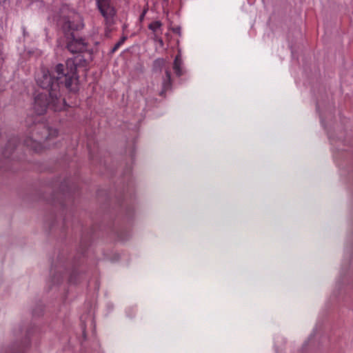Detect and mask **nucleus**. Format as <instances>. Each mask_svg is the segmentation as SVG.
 Segmentation results:
<instances>
[{
    "label": "nucleus",
    "instance_id": "nucleus-5",
    "mask_svg": "<svg viewBox=\"0 0 353 353\" xmlns=\"http://www.w3.org/2000/svg\"><path fill=\"white\" fill-rule=\"evenodd\" d=\"M182 65L183 61L181 59V52H179L173 63V69L174 70L176 75L178 77H181L183 74Z\"/></svg>",
    "mask_w": 353,
    "mask_h": 353
},
{
    "label": "nucleus",
    "instance_id": "nucleus-1",
    "mask_svg": "<svg viewBox=\"0 0 353 353\" xmlns=\"http://www.w3.org/2000/svg\"><path fill=\"white\" fill-rule=\"evenodd\" d=\"M36 81L38 85L46 90L44 93H47L51 98L55 109L61 110L65 100L61 98L60 84H63L71 92L78 90L79 77L77 65L73 59H69L65 65L62 63L56 65L52 74L47 70H41L37 74Z\"/></svg>",
    "mask_w": 353,
    "mask_h": 353
},
{
    "label": "nucleus",
    "instance_id": "nucleus-13",
    "mask_svg": "<svg viewBox=\"0 0 353 353\" xmlns=\"http://www.w3.org/2000/svg\"><path fill=\"white\" fill-rule=\"evenodd\" d=\"M148 10V8H144V10H143L141 14L139 17L140 21H142L143 20L144 17H145V14L147 13Z\"/></svg>",
    "mask_w": 353,
    "mask_h": 353
},
{
    "label": "nucleus",
    "instance_id": "nucleus-12",
    "mask_svg": "<svg viewBox=\"0 0 353 353\" xmlns=\"http://www.w3.org/2000/svg\"><path fill=\"white\" fill-rule=\"evenodd\" d=\"M112 26H110L109 28H108V26H105V37H110V34L111 31L112 30Z\"/></svg>",
    "mask_w": 353,
    "mask_h": 353
},
{
    "label": "nucleus",
    "instance_id": "nucleus-15",
    "mask_svg": "<svg viewBox=\"0 0 353 353\" xmlns=\"http://www.w3.org/2000/svg\"><path fill=\"white\" fill-rule=\"evenodd\" d=\"M159 43L163 46V40L161 39H159Z\"/></svg>",
    "mask_w": 353,
    "mask_h": 353
},
{
    "label": "nucleus",
    "instance_id": "nucleus-4",
    "mask_svg": "<svg viewBox=\"0 0 353 353\" xmlns=\"http://www.w3.org/2000/svg\"><path fill=\"white\" fill-rule=\"evenodd\" d=\"M48 94L47 93H40L34 98V110L37 114H43L46 112L48 106H52L54 111L56 110L53 105L51 98L48 99Z\"/></svg>",
    "mask_w": 353,
    "mask_h": 353
},
{
    "label": "nucleus",
    "instance_id": "nucleus-6",
    "mask_svg": "<svg viewBox=\"0 0 353 353\" xmlns=\"http://www.w3.org/2000/svg\"><path fill=\"white\" fill-rule=\"evenodd\" d=\"M171 86V73L169 70L165 71V77L163 82V92L168 90Z\"/></svg>",
    "mask_w": 353,
    "mask_h": 353
},
{
    "label": "nucleus",
    "instance_id": "nucleus-9",
    "mask_svg": "<svg viewBox=\"0 0 353 353\" xmlns=\"http://www.w3.org/2000/svg\"><path fill=\"white\" fill-rule=\"evenodd\" d=\"M15 140H12L9 141L8 145L6 146L3 152V155L5 156V157H9L11 151L13 150V149L15 148Z\"/></svg>",
    "mask_w": 353,
    "mask_h": 353
},
{
    "label": "nucleus",
    "instance_id": "nucleus-11",
    "mask_svg": "<svg viewBox=\"0 0 353 353\" xmlns=\"http://www.w3.org/2000/svg\"><path fill=\"white\" fill-rule=\"evenodd\" d=\"M126 39V37H123L112 48V49L111 50V52L112 53H114L115 52L118 48L124 43V41H125Z\"/></svg>",
    "mask_w": 353,
    "mask_h": 353
},
{
    "label": "nucleus",
    "instance_id": "nucleus-14",
    "mask_svg": "<svg viewBox=\"0 0 353 353\" xmlns=\"http://www.w3.org/2000/svg\"><path fill=\"white\" fill-rule=\"evenodd\" d=\"M26 144L28 146L33 147V145H32V143H30L28 141H26Z\"/></svg>",
    "mask_w": 353,
    "mask_h": 353
},
{
    "label": "nucleus",
    "instance_id": "nucleus-10",
    "mask_svg": "<svg viewBox=\"0 0 353 353\" xmlns=\"http://www.w3.org/2000/svg\"><path fill=\"white\" fill-rule=\"evenodd\" d=\"M161 26L162 23H161V21H156L149 24L148 28L153 32H156L158 29L161 28Z\"/></svg>",
    "mask_w": 353,
    "mask_h": 353
},
{
    "label": "nucleus",
    "instance_id": "nucleus-7",
    "mask_svg": "<svg viewBox=\"0 0 353 353\" xmlns=\"http://www.w3.org/2000/svg\"><path fill=\"white\" fill-rule=\"evenodd\" d=\"M165 63V60L162 58H159L153 61V69L155 71H161L163 66Z\"/></svg>",
    "mask_w": 353,
    "mask_h": 353
},
{
    "label": "nucleus",
    "instance_id": "nucleus-8",
    "mask_svg": "<svg viewBox=\"0 0 353 353\" xmlns=\"http://www.w3.org/2000/svg\"><path fill=\"white\" fill-rule=\"evenodd\" d=\"M43 132L44 134H48V136H44L43 137H41L37 141L41 142L43 139H50V136L56 137L57 135V130H52V129H48V128H43Z\"/></svg>",
    "mask_w": 353,
    "mask_h": 353
},
{
    "label": "nucleus",
    "instance_id": "nucleus-3",
    "mask_svg": "<svg viewBox=\"0 0 353 353\" xmlns=\"http://www.w3.org/2000/svg\"><path fill=\"white\" fill-rule=\"evenodd\" d=\"M97 8L104 18L105 25L109 28L115 23L116 9L110 2V0H97Z\"/></svg>",
    "mask_w": 353,
    "mask_h": 353
},
{
    "label": "nucleus",
    "instance_id": "nucleus-2",
    "mask_svg": "<svg viewBox=\"0 0 353 353\" xmlns=\"http://www.w3.org/2000/svg\"><path fill=\"white\" fill-rule=\"evenodd\" d=\"M58 24L63 34L65 48L71 53H80L88 50V42L79 34L84 24L81 17L74 12L62 15Z\"/></svg>",
    "mask_w": 353,
    "mask_h": 353
}]
</instances>
